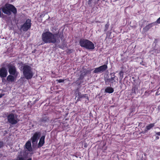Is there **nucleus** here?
<instances>
[{
  "label": "nucleus",
  "mask_w": 160,
  "mask_h": 160,
  "mask_svg": "<svg viewBox=\"0 0 160 160\" xmlns=\"http://www.w3.org/2000/svg\"><path fill=\"white\" fill-rule=\"evenodd\" d=\"M8 120L9 123L12 124H15L17 123V121L15 118L13 114H10L8 116Z\"/></svg>",
  "instance_id": "8"
},
{
  "label": "nucleus",
  "mask_w": 160,
  "mask_h": 160,
  "mask_svg": "<svg viewBox=\"0 0 160 160\" xmlns=\"http://www.w3.org/2000/svg\"><path fill=\"white\" fill-rule=\"evenodd\" d=\"M114 92V89L112 87H108L105 89V92L106 93H111Z\"/></svg>",
  "instance_id": "14"
},
{
  "label": "nucleus",
  "mask_w": 160,
  "mask_h": 160,
  "mask_svg": "<svg viewBox=\"0 0 160 160\" xmlns=\"http://www.w3.org/2000/svg\"><path fill=\"white\" fill-rule=\"evenodd\" d=\"M98 0V1L99 0Z\"/></svg>",
  "instance_id": "36"
},
{
  "label": "nucleus",
  "mask_w": 160,
  "mask_h": 160,
  "mask_svg": "<svg viewBox=\"0 0 160 160\" xmlns=\"http://www.w3.org/2000/svg\"><path fill=\"white\" fill-rule=\"evenodd\" d=\"M156 134L158 136H160V132H158L156 133Z\"/></svg>",
  "instance_id": "26"
},
{
  "label": "nucleus",
  "mask_w": 160,
  "mask_h": 160,
  "mask_svg": "<svg viewBox=\"0 0 160 160\" xmlns=\"http://www.w3.org/2000/svg\"><path fill=\"white\" fill-rule=\"evenodd\" d=\"M42 39L45 43H58L60 42V37L58 34H52L49 32L43 33Z\"/></svg>",
  "instance_id": "1"
},
{
  "label": "nucleus",
  "mask_w": 160,
  "mask_h": 160,
  "mask_svg": "<svg viewBox=\"0 0 160 160\" xmlns=\"http://www.w3.org/2000/svg\"><path fill=\"white\" fill-rule=\"evenodd\" d=\"M48 120V118L46 116H44L40 119L39 120V122H45Z\"/></svg>",
  "instance_id": "16"
},
{
  "label": "nucleus",
  "mask_w": 160,
  "mask_h": 160,
  "mask_svg": "<svg viewBox=\"0 0 160 160\" xmlns=\"http://www.w3.org/2000/svg\"><path fill=\"white\" fill-rule=\"evenodd\" d=\"M45 136H42L40 139L38 143V148H39L40 147H42L43 146L44 143H45Z\"/></svg>",
  "instance_id": "13"
},
{
  "label": "nucleus",
  "mask_w": 160,
  "mask_h": 160,
  "mask_svg": "<svg viewBox=\"0 0 160 160\" xmlns=\"http://www.w3.org/2000/svg\"><path fill=\"white\" fill-rule=\"evenodd\" d=\"M5 132H6V133H7V132L6 130L5 131Z\"/></svg>",
  "instance_id": "35"
},
{
  "label": "nucleus",
  "mask_w": 160,
  "mask_h": 160,
  "mask_svg": "<svg viewBox=\"0 0 160 160\" xmlns=\"http://www.w3.org/2000/svg\"><path fill=\"white\" fill-rule=\"evenodd\" d=\"M14 78L13 76L11 75H9L7 77V80H13Z\"/></svg>",
  "instance_id": "18"
},
{
  "label": "nucleus",
  "mask_w": 160,
  "mask_h": 160,
  "mask_svg": "<svg viewBox=\"0 0 160 160\" xmlns=\"http://www.w3.org/2000/svg\"><path fill=\"white\" fill-rule=\"evenodd\" d=\"M58 81V82L59 83L61 82H63L64 81Z\"/></svg>",
  "instance_id": "31"
},
{
  "label": "nucleus",
  "mask_w": 160,
  "mask_h": 160,
  "mask_svg": "<svg viewBox=\"0 0 160 160\" xmlns=\"http://www.w3.org/2000/svg\"><path fill=\"white\" fill-rule=\"evenodd\" d=\"M40 135V133L39 132H35L31 138L32 142L33 143L34 142H37V140H38L39 138Z\"/></svg>",
  "instance_id": "10"
},
{
  "label": "nucleus",
  "mask_w": 160,
  "mask_h": 160,
  "mask_svg": "<svg viewBox=\"0 0 160 160\" xmlns=\"http://www.w3.org/2000/svg\"><path fill=\"white\" fill-rule=\"evenodd\" d=\"M24 147L26 149H27L28 151L31 152L32 151L31 142L30 140H28L26 142L24 146Z\"/></svg>",
  "instance_id": "12"
},
{
  "label": "nucleus",
  "mask_w": 160,
  "mask_h": 160,
  "mask_svg": "<svg viewBox=\"0 0 160 160\" xmlns=\"http://www.w3.org/2000/svg\"><path fill=\"white\" fill-rule=\"evenodd\" d=\"M30 19H28L25 22L21 27V29L24 31H26L30 28L31 25Z\"/></svg>",
  "instance_id": "6"
},
{
  "label": "nucleus",
  "mask_w": 160,
  "mask_h": 160,
  "mask_svg": "<svg viewBox=\"0 0 160 160\" xmlns=\"http://www.w3.org/2000/svg\"><path fill=\"white\" fill-rule=\"evenodd\" d=\"M8 67L9 68L8 72L10 74L14 75L15 77L18 76V73L16 71V68L13 64L9 63L8 64Z\"/></svg>",
  "instance_id": "5"
},
{
  "label": "nucleus",
  "mask_w": 160,
  "mask_h": 160,
  "mask_svg": "<svg viewBox=\"0 0 160 160\" xmlns=\"http://www.w3.org/2000/svg\"><path fill=\"white\" fill-rule=\"evenodd\" d=\"M156 22L158 23H160V17L157 19Z\"/></svg>",
  "instance_id": "23"
},
{
  "label": "nucleus",
  "mask_w": 160,
  "mask_h": 160,
  "mask_svg": "<svg viewBox=\"0 0 160 160\" xmlns=\"http://www.w3.org/2000/svg\"><path fill=\"white\" fill-rule=\"evenodd\" d=\"M120 75V76L123 75V72H120L119 73Z\"/></svg>",
  "instance_id": "30"
},
{
  "label": "nucleus",
  "mask_w": 160,
  "mask_h": 160,
  "mask_svg": "<svg viewBox=\"0 0 160 160\" xmlns=\"http://www.w3.org/2000/svg\"><path fill=\"white\" fill-rule=\"evenodd\" d=\"M73 160H75L73 159Z\"/></svg>",
  "instance_id": "37"
},
{
  "label": "nucleus",
  "mask_w": 160,
  "mask_h": 160,
  "mask_svg": "<svg viewBox=\"0 0 160 160\" xmlns=\"http://www.w3.org/2000/svg\"><path fill=\"white\" fill-rule=\"evenodd\" d=\"M109 23H107L105 25V31H107L108 29V28L109 27Z\"/></svg>",
  "instance_id": "20"
},
{
  "label": "nucleus",
  "mask_w": 160,
  "mask_h": 160,
  "mask_svg": "<svg viewBox=\"0 0 160 160\" xmlns=\"http://www.w3.org/2000/svg\"><path fill=\"white\" fill-rule=\"evenodd\" d=\"M111 75H112V76H113V78H113V77H112V80H113L114 79H116V78H115L114 76V74H111Z\"/></svg>",
  "instance_id": "24"
},
{
  "label": "nucleus",
  "mask_w": 160,
  "mask_h": 160,
  "mask_svg": "<svg viewBox=\"0 0 160 160\" xmlns=\"http://www.w3.org/2000/svg\"><path fill=\"white\" fill-rule=\"evenodd\" d=\"M11 81V82H12V81H12V80H11V81Z\"/></svg>",
  "instance_id": "34"
},
{
  "label": "nucleus",
  "mask_w": 160,
  "mask_h": 160,
  "mask_svg": "<svg viewBox=\"0 0 160 160\" xmlns=\"http://www.w3.org/2000/svg\"><path fill=\"white\" fill-rule=\"evenodd\" d=\"M23 73L27 79H31L32 76L31 67L28 65H25L23 68Z\"/></svg>",
  "instance_id": "4"
},
{
  "label": "nucleus",
  "mask_w": 160,
  "mask_h": 160,
  "mask_svg": "<svg viewBox=\"0 0 160 160\" xmlns=\"http://www.w3.org/2000/svg\"><path fill=\"white\" fill-rule=\"evenodd\" d=\"M7 71L6 69L4 67H2L0 68V76L2 78L6 77L7 74Z\"/></svg>",
  "instance_id": "9"
},
{
  "label": "nucleus",
  "mask_w": 160,
  "mask_h": 160,
  "mask_svg": "<svg viewBox=\"0 0 160 160\" xmlns=\"http://www.w3.org/2000/svg\"><path fill=\"white\" fill-rule=\"evenodd\" d=\"M110 81H108V80L105 81V83H106V84H107V83H108L109 82H110Z\"/></svg>",
  "instance_id": "28"
},
{
  "label": "nucleus",
  "mask_w": 160,
  "mask_h": 160,
  "mask_svg": "<svg viewBox=\"0 0 160 160\" xmlns=\"http://www.w3.org/2000/svg\"><path fill=\"white\" fill-rule=\"evenodd\" d=\"M96 3V2H94V4L95 5Z\"/></svg>",
  "instance_id": "33"
},
{
  "label": "nucleus",
  "mask_w": 160,
  "mask_h": 160,
  "mask_svg": "<svg viewBox=\"0 0 160 160\" xmlns=\"http://www.w3.org/2000/svg\"><path fill=\"white\" fill-rule=\"evenodd\" d=\"M140 64L144 66V64L143 63V62H141Z\"/></svg>",
  "instance_id": "32"
},
{
  "label": "nucleus",
  "mask_w": 160,
  "mask_h": 160,
  "mask_svg": "<svg viewBox=\"0 0 160 160\" xmlns=\"http://www.w3.org/2000/svg\"><path fill=\"white\" fill-rule=\"evenodd\" d=\"M5 94L4 93L0 94V98L4 95Z\"/></svg>",
  "instance_id": "25"
},
{
  "label": "nucleus",
  "mask_w": 160,
  "mask_h": 160,
  "mask_svg": "<svg viewBox=\"0 0 160 160\" xmlns=\"http://www.w3.org/2000/svg\"><path fill=\"white\" fill-rule=\"evenodd\" d=\"M78 98H84L88 100V97L87 94H84L79 95Z\"/></svg>",
  "instance_id": "17"
},
{
  "label": "nucleus",
  "mask_w": 160,
  "mask_h": 160,
  "mask_svg": "<svg viewBox=\"0 0 160 160\" xmlns=\"http://www.w3.org/2000/svg\"><path fill=\"white\" fill-rule=\"evenodd\" d=\"M4 144V143L2 141H0V148L3 147Z\"/></svg>",
  "instance_id": "21"
},
{
  "label": "nucleus",
  "mask_w": 160,
  "mask_h": 160,
  "mask_svg": "<svg viewBox=\"0 0 160 160\" xmlns=\"http://www.w3.org/2000/svg\"><path fill=\"white\" fill-rule=\"evenodd\" d=\"M79 43L82 47L88 49H93L94 48V44L88 39H82L80 40Z\"/></svg>",
  "instance_id": "3"
},
{
  "label": "nucleus",
  "mask_w": 160,
  "mask_h": 160,
  "mask_svg": "<svg viewBox=\"0 0 160 160\" xmlns=\"http://www.w3.org/2000/svg\"><path fill=\"white\" fill-rule=\"evenodd\" d=\"M17 160H24V158L22 157H19ZM27 160H32V158H29Z\"/></svg>",
  "instance_id": "19"
},
{
  "label": "nucleus",
  "mask_w": 160,
  "mask_h": 160,
  "mask_svg": "<svg viewBox=\"0 0 160 160\" xmlns=\"http://www.w3.org/2000/svg\"><path fill=\"white\" fill-rule=\"evenodd\" d=\"M87 147V143H85L84 144V147L85 148H86Z\"/></svg>",
  "instance_id": "27"
},
{
  "label": "nucleus",
  "mask_w": 160,
  "mask_h": 160,
  "mask_svg": "<svg viewBox=\"0 0 160 160\" xmlns=\"http://www.w3.org/2000/svg\"><path fill=\"white\" fill-rule=\"evenodd\" d=\"M92 0H88V3L89 5H90L92 3Z\"/></svg>",
  "instance_id": "22"
},
{
  "label": "nucleus",
  "mask_w": 160,
  "mask_h": 160,
  "mask_svg": "<svg viewBox=\"0 0 160 160\" xmlns=\"http://www.w3.org/2000/svg\"><path fill=\"white\" fill-rule=\"evenodd\" d=\"M155 126L154 123H150L145 128V132L147 131L148 130H150L152 128Z\"/></svg>",
  "instance_id": "15"
},
{
  "label": "nucleus",
  "mask_w": 160,
  "mask_h": 160,
  "mask_svg": "<svg viewBox=\"0 0 160 160\" xmlns=\"http://www.w3.org/2000/svg\"><path fill=\"white\" fill-rule=\"evenodd\" d=\"M159 137H158V136H156V138H155L156 140H158V139H159Z\"/></svg>",
  "instance_id": "29"
},
{
  "label": "nucleus",
  "mask_w": 160,
  "mask_h": 160,
  "mask_svg": "<svg viewBox=\"0 0 160 160\" xmlns=\"http://www.w3.org/2000/svg\"><path fill=\"white\" fill-rule=\"evenodd\" d=\"M108 68L107 66L106 65H104L99 67L95 68L93 72L94 73H101L104 71Z\"/></svg>",
  "instance_id": "7"
},
{
  "label": "nucleus",
  "mask_w": 160,
  "mask_h": 160,
  "mask_svg": "<svg viewBox=\"0 0 160 160\" xmlns=\"http://www.w3.org/2000/svg\"><path fill=\"white\" fill-rule=\"evenodd\" d=\"M2 11L3 12L8 15H10L12 12L15 14L17 12L16 8L12 5L9 4H6L4 6L2 7Z\"/></svg>",
  "instance_id": "2"
},
{
  "label": "nucleus",
  "mask_w": 160,
  "mask_h": 160,
  "mask_svg": "<svg viewBox=\"0 0 160 160\" xmlns=\"http://www.w3.org/2000/svg\"><path fill=\"white\" fill-rule=\"evenodd\" d=\"M138 88V85H134L132 89V92L131 94L132 95L133 93L134 94L136 95L139 92Z\"/></svg>",
  "instance_id": "11"
}]
</instances>
